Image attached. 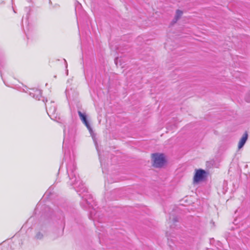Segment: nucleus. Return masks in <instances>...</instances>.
<instances>
[{
    "instance_id": "nucleus-15",
    "label": "nucleus",
    "mask_w": 250,
    "mask_h": 250,
    "mask_svg": "<svg viewBox=\"0 0 250 250\" xmlns=\"http://www.w3.org/2000/svg\"><path fill=\"white\" fill-rule=\"evenodd\" d=\"M83 203H81V206L84 208H86V206L85 205H83Z\"/></svg>"
},
{
    "instance_id": "nucleus-3",
    "label": "nucleus",
    "mask_w": 250,
    "mask_h": 250,
    "mask_svg": "<svg viewBox=\"0 0 250 250\" xmlns=\"http://www.w3.org/2000/svg\"><path fill=\"white\" fill-rule=\"evenodd\" d=\"M76 129L73 125H70L66 127V126H64L63 133H64V141L63 145L66 146V142L68 139H72L74 138Z\"/></svg>"
},
{
    "instance_id": "nucleus-10",
    "label": "nucleus",
    "mask_w": 250,
    "mask_h": 250,
    "mask_svg": "<svg viewBox=\"0 0 250 250\" xmlns=\"http://www.w3.org/2000/svg\"><path fill=\"white\" fill-rule=\"evenodd\" d=\"M248 134L247 132L245 133L242 137L241 138L239 144H238V148L239 149L241 148L245 144L247 139H248Z\"/></svg>"
},
{
    "instance_id": "nucleus-18",
    "label": "nucleus",
    "mask_w": 250,
    "mask_h": 250,
    "mask_svg": "<svg viewBox=\"0 0 250 250\" xmlns=\"http://www.w3.org/2000/svg\"><path fill=\"white\" fill-rule=\"evenodd\" d=\"M43 102H45V100H44V99H43Z\"/></svg>"
},
{
    "instance_id": "nucleus-13",
    "label": "nucleus",
    "mask_w": 250,
    "mask_h": 250,
    "mask_svg": "<svg viewBox=\"0 0 250 250\" xmlns=\"http://www.w3.org/2000/svg\"><path fill=\"white\" fill-rule=\"evenodd\" d=\"M95 146H96V147L98 153V155H99V159H100V161L101 162V166H102V158H101V155L100 154V152H99V149H98L97 143H95Z\"/></svg>"
},
{
    "instance_id": "nucleus-9",
    "label": "nucleus",
    "mask_w": 250,
    "mask_h": 250,
    "mask_svg": "<svg viewBox=\"0 0 250 250\" xmlns=\"http://www.w3.org/2000/svg\"><path fill=\"white\" fill-rule=\"evenodd\" d=\"M78 115L83 124L86 126L90 133L92 132V129L87 120V115L85 113H82L81 111H78Z\"/></svg>"
},
{
    "instance_id": "nucleus-2",
    "label": "nucleus",
    "mask_w": 250,
    "mask_h": 250,
    "mask_svg": "<svg viewBox=\"0 0 250 250\" xmlns=\"http://www.w3.org/2000/svg\"><path fill=\"white\" fill-rule=\"evenodd\" d=\"M3 82L7 86L17 89L20 91H22L24 86L18 79H3Z\"/></svg>"
},
{
    "instance_id": "nucleus-6",
    "label": "nucleus",
    "mask_w": 250,
    "mask_h": 250,
    "mask_svg": "<svg viewBox=\"0 0 250 250\" xmlns=\"http://www.w3.org/2000/svg\"><path fill=\"white\" fill-rule=\"evenodd\" d=\"M206 176V172L204 170L202 169L196 170L193 178V183L197 184L203 181L205 179Z\"/></svg>"
},
{
    "instance_id": "nucleus-7",
    "label": "nucleus",
    "mask_w": 250,
    "mask_h": 250,
    "mask_svg": "<svg viewBox=\"0 0 250 250\" xmlns=\"http://www.w3.org/2000/svg\"><path fill=\"white\" fill-rule=\"evenodd\" d=\"M46 112L51 118L56 117V111L57 110L56 105L54 102L51 101L46 106Z\"/></svg>"
},
{
    "instance_id": "nucleus-14",
    "label": "nucleus",
    "mask_w": 250,
    "mask_h": 250,
    "mask_svg": "<svg viewBox=\"0 0 250 250\" xmlns=\"http://www.w3.org/2000/svg\"><path fill=\"white\" fill-rule=\"evenodd\" d=\"M68 155H69L68 152H66V151L65 150L64 155V159H65V160L67 159Z\"/></svg>"
},
{
    "instance_id": "nucleus-12",
    "label": "nucleus",
    "mask_w": 250,
    "mask_h": 250,
    "mask_svg": "<svg viewBox=\"0 0 250 250\" xmlns=\"http://www.w3.org/2000/svg\"><path fill=\"white\" fill-rule=\"evenodd\" d=\"M122 60L121 58L117 57L115 59V63L117 66L120 65L122 68H123V66H122V64L121 63Z\"/></svg>"
},
{
    "instance_id": "nucleus-16",
    "label": "nucleus",
    "mask_w": 250,
    "mask_h": 250,
    "mask_svg": "<svg viewBox=\"0 0 250 250\" xmlns=\"http://www.w3.org/2000/svg\"><path fill=\"white\" fill-rule=\"evenodd\" d=\"M246 101H247L248 102H250V99H246Z\"/></svg>"
},
{
    "instance_id": "nucleus-5",
    "label": "nucleus",
    "mask_w": 250,
    "mask_h": 250,
    "mask_svg": "<svg viewBox=\"0 0 250 250\" xmlns=\"http://www.w3.org/2000/svg\"><path fill=\"white\" fill-rule=\"evenodd\" d=\"M22 91L28 93L31 97L36 100H40V98L42 97V91L41 90L37 88H28L27 86L24 85Z\"/></svg>"
},
{
    "instance_id": "nucleus-4",
    "label": "nucleus",
    "mask_w": 250,
    "mask_h": 250,
    "mask_svg": "<svg viewBox=\"0 0 250 250\" xmlns=\"http://www.w3.org/2000/svg\"><path fill=\"white\" fill-rule=\"evenodd\" d=\"M152 158L153 161V165L155 167H161L165 163V157L163 154H152Z\"/></svg>"
},
{
    "instance_id": "nucleus-17",
    "label": "nucleus",
    "mask_w": 250,
    "mask_h": 250,
    "mask_svg": "<svg viewBox=\"0 0 250 250\" xmlns=\"http://www.w3.org/2000/svg\"><path fill=\"white\" fill-rule=\"evenodd\" d=\"M173 221L175 222H177V221L176 220V219L175 218H174L173 219Z\"/></svg>"
},
{
    "instance_id": "nucleus-1",
    "label": "nucleus",
    "mask_w": 250,
    "mask_h": 250,
    "mask_svg": "<svg viewBox=\"0 0 250 250\" xmlns=\"http://www.w3.org/2000/svg\"><path fill=\"white\" fill-rule=\"evenodd\" d=\"M70 162L67 165V173L69 178L67 184L72 186L79 195L84 193L82 198L83 202H85L87 208H94L96 206L95 202L93 199L92 196L87 193L86 187L80 180L79 175L76 172V166L74 161L71 157L69 158Z\"/></svg>"
},
{
    "instance_id": "nucleus-8",
    "label": "nucleus",
    "mask_w": 250,
    "mask_h": 250,
    "mask_svg": "<svg viewBox=\"0 0 250 250\" xmlns=\"http://www.w3.org/2000/svg\"><path fill=\"white\" fill-rule=\"evenodd\" d=\"M48 230V227L46 225H41L39 230L37 232L35 236V238L38 240L42 239L43 237L47 234Z\"/></svg>"
},
{
    "instance_id": "nucleus-11",
    "label": "nucleus",
    "mask_w": 250,
    "mask_h": 250,
    "mask_svg": "<svg viewBox=\"0 0 250 250\" xmlns=\"http://www.w3.org/2000/svg\"><path fill=\"white\" fill-rule=\"evenodd\" d=\"M183 14V12L180 10H177L176 12V15L175 16L174 20L173 21L174 23H175L177 20L182 16Z\"/></svg>"
}]
</instances>
